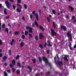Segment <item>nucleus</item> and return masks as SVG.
<instances>
[{
  "label": "nucleus",
  "mask_w": 76,
  "mask_h": 76,
  "mask_svg": "<svg viewBox=\"0 0 76 76\" xmlns=\"http://www.w3.org/2000/svg\"><path fill=\"white\" fill-rule=\"evenodd\" d=\"M43 59L44 61H45L46 64H48L51 67V64L48 62V60L47 59V58H46L45 56L43 57Z\"/></svg>",
  "instance_id": "obj_1"
},
{
  "label": "nucleus",
  "mask_w": 76,
  "mask_h": 76,
  "mask_svg": "<svg viewBox=\"0 0 76 76\" xmlns=\"http://www.w3.org/2000/svg\"><path fill=\"white\" fill-rule=\"evenodd\" d=\"M5 3L7 9H10V6H11V5H10V4L9 3L8 0L6 1Z\"/></svg>",
  "instance_id": "obj_2"
},
{
  "label": "nucleus",
  "mask_w": 76,
  "mask_h": 76,
  "mask_svg": "<svg viewBox=\"0 0 76 76\" xmlns=\"http://www.w3.org/2000/svg\"><path fill=\"white\" fill-rule=\"evenodd\" d=\"M32 14L35 16L36 17V19L38 21V20H39V16L38 15V14L36 13V12H35V11H34L32 12Z\"/></svg>",
  "instance_id": "obj_3"
},
{
  "label": "nucleus",
  "mask_w": 76,
  "mask_h": 76,
  "mask_svg": "<svg viewBox=\"0 0 76 76\" xmlns=\"http://www.w3.org/2000/svg\"><path fill=\"white\" fill-rule=\"evenodd\" d=\"M26 28L27 30L29 29V33H32V29H33L32 28L28 26L26 27Z\"/></svg>",
  "instance_id": "obj_4"
},
{
  "label": "nucleus",
  "mask_w": 76,
  "mask_h": 76,
  "mask_svg": "<svg viewBox=\"0 0 76 76\" xmlns=\"http://www.w3.org/2000/svg\"><path fill=\"white\" fill-rule=\"evenodd\" d=\"M51 32V34L52 35V37H54V36H55H55H56V35H57V33H56V32H55L54 31V30L53 29L52 30Z\"/></svg>",
  "instance_id": "obj_5"
},
{
  "label": "nucleus",
  "mask_w": 76,
  "mask_h": 76,
  "mask_svg": "<svg viewBox=\"0 0 76 76\" xmlns=\"http://www.w3.org/2000/svg\"><path fill=\"white\" fill-rule=\"evenodd\" d=\"M64 57L63 58V59L65 60V61H69V60L67 59V57H69V56L67 55H65Z\"/></svg>",
  "instance_id": "obj_6"
},
{
  "label": "nucleus",
  "mask_w": 76,
  "mask_h": 76,
  "mask_svg": "<svg viewBox=\"0 0 76 76\" xmlns=\"http://www.w3.org/2000/svg\"><path fill=\"white\" fill-rule=\"evenodd\" d=\"M57 63L58 65H59V66H62V65H63V62H62V61H59V60H58L57 61Z\"/></svg>",
  "instance_id": "obj_7"
},
{
  "label": "nucleus",
  "mask_w": 76,
  "mask_h": 76,
  "mask_svg": "<svg viewBox=\"0 0 76 76\" xmlns=\"http://www.w3.org/2000/svg\"><path fill=\"white\" fill-rule=\"evenodd\" d=\"M61 29H63L64 31H66V27L65 26H61Z\"/></svg>",
  "instance_id": "obj_8"
},
{
  "label": "nucleus",
  "mask_w": 76,
  "mask_h": 76,
  "mask_svg": "<svg viewBox=\"0 0 76 76\" xmlns=\"http://www.w3.org/2000/svg\"><path fill=\"white\" fill-rule=\"evenodd\" d=\"M43 38L44 36H43V34H40L39 36V39H43Z\"/></svg>",
  "instance_id": "obj_9"
},
{
  "label": "nucleus",
  "mask_w": 76,
  "mask_h": 76,
  "mask_svg": "<svg viewBox=\"0 0 76 76\" xmlns=\"http://www.w3.org/2000/svg\"><path fill=\"white\" fill-rule=\"evenodd\" d=\"M7 60V56H4L2 58V62H5V61Z\"/></svg>",
  "instance_id": "obj_10"
},
{
  "label": "nucleus",
  "mask_w": 76,
  "mask_h": 76,
  "mask_svg": "<svg viewBox=\"0 0 76 76\" xmlns=\"http://www.w3.org/2000/svg\"><path fill=\"white\" fill-rule=\"evenodd\" d=\"M67 36L69 37H71V36H72V34H70V33L69 31H68L67 32Z\"/></svg>",
  "instance_id": "obj_11"
},
{
  "label": "nucleus",
  "mask_w": 76,
  "mask_h": 76,
  "mask_svg": "<svg viewBox=\"0 0 76 76\" xmlns=\"http://www.w3.org/2000/svg\"><path fill=\"white\" fill-rule=\"evenodd\" d=\"M12 65L15 66L16 64V61L15 59H13L12 61Z\"/></svg>",
  "instance_id": "obj_12"
},
{
  "label": "nucleus",
  "mask_w": 76,
  "mask_h": 76,
  "mask_svg": "<svg viewBox=\"0 0 76 76\" xmlns=\"http://www.w3.org/2000/svg\"><path fill=\"white\" fill-rule=\"evenodd\" d=\"M39 27L42 31L44 32V27L41 25L39 26Z\"/></svg>",
  "instance_id": "obj_13"
},
{
  "label": "nucleus",
  "mask_w": 76,
  "mask_h": 76,
  "mask_svg": "<svg viewBox=\"0 0 76 76\" xmlns=\"http://www.w3.org/2000/svg\"><path fill=\"white\" fill-rule=\"evenodd\" d=\"M14 34L15 35H18L19 34V32L18 31H16L14 33Z\"/></svg>",
  "instance_id": "obj_14"
},
{
  "label": "nucleus",
  "mask_w": 76,
  "mask_h": 76,
  "mask_svg": "<svg viewBox=\"0 0 76 76\" xmlns=\"http://www.w3.org/2000/svg\"><path fill=\"white\" fill-rule=\"evenodd\" d=\"M69 8L71 10V11H73V10H74V8L72 6H69Z\"/></svg>",
  "instance_id": "obj_15"
},
{
  "label": "nucleus",
  "mask_w": 76,
  "mask_h": 76,
  "mask_svg": "<svg viewBox=\"0 0 76 76\" xmlns=\"http://www.w3.org/2000/svg\"><path fill=\"white\" fill-rule=\"evenodd\" d=\"M27 67L28 69H29V73H31V72H32V68L31 67H30V66H28Z\"/></svg>",
  "instance_id": "obj_16"
},
{
  "label": "nucleus",
  "mask_w": 76,
  "mask_h": 76,
  "mask_svg": "<svg viewBox=\"0 0 76 76\" xmlns=\"http://www.w3.org/2000/svg\"><path fill=\"white\" fill-rule=\"evenodd\" d=\"M17 66L19 67L20 68H21V64H20V63L19 62H18L17 63Z\"/></svg>",
  "instance_id": "obj_17"
},
{
  "label": "nucleus",
  "mask_w": 76,
  "mask_h": 76,
  "mask_svg": "<svg viewBox=\"0 0 76 76\" xmlns=\"http://www.w3.org/2000/svg\"><path fill=\"white\" fill-rule=\"evenodd\" d=\"M16 73L18 75H20V71L19 70L17 69L16 71Z\"/></svg>",
  "instance_id": "obj_18"
},
{
  "label": "nucleus",
  "mask_w": 76,
  "mask_h": 76,
  "mask_svg": "<svg viewBox=\"0 0 76 76\" xmlns=\"http://www.w3.org/2000/svg\"><path fill=\"white\" fill-rule=\"evenodd\" d=\"M4 13L5 15H7V11H6V8L4 9Z\"/></svg>",
  "instance_id": "obj_19"
},
{
  "label": "nucleus",
  "mask_w": 76,
  "mask_h": 76,
  "mask_svg": "<svg viewBox=\"0 0 76 76\" xmlns=\"http://www.w3.org/2000/svg\"><path fill=\"white\" fill-rule=\"evenodd\" d=\"M69 47L70 50H72L73 48L72 47V44L71 43H70Z\"/></svg>",
  "instance_id": "obj_20"
},
{
  "label": "nucleus",
  "mask_w": 76,
  "mask_h": 76,
  "mask_svg": "<svg viewBox=\"0 0 76 76\" xmlns=\"http://www.w3.org/2000/svg\"><path fill=\"white\" fill-rule=\"evenodd\" d=\"M20 45L21 47H22L24 45V43L23 42H21L20 43Z\"/></svg>",
  "instance_id": "obj_21"
},
{
  "label": "nucleus",
  "mask_w": 76,
  "mask_h": 76,
  "mask_svg": "<svg viewBox=\"0 0 76 76\" xmlns=\"http://www.w3.org/2000/svg\"><path fill=\"white\" fill-rule=\"evenodd\" d=\"M31 61H33V63H34V64L36 63V60L35 59H33L31 60Z\"/></svg>",
  "instance_id": "obj_22"
},
{
  "label": "nucleus",
  "mask_w": 76,
  "mask_h": 76,
  "mask_svg": "<svg viewBox=\"0 0 76 76\" xmlns=\"http://www.w3.org/2000/svg\"><path fill=\"white\" fill-rule=\"evenodd\" d=\"M34 23H35L36 25V26H37L38 28H39V26L38 25V24L37 23V21H34Z\"/></svg>",
  "instance_id": "obj_23"
},
{
  "label": "nucleus",
  "mask_w": 76,
  "mask_h": 76,
  "mask_svg": "<svg viewBox=\"0 0 76 76\" xmlns=\"http://www.w3.org/2000/svg\"><path fill=\"white\" fill-rule=\"evenodd\" d=\"M53 25L54 28H56V23H55V22H53Z\"/></svg>",
  "instance_id": "obj_24"
},
{
  "label": "nucleus",
  "mask_w": 76,
  "mask_h": 76,
  "mask_svg": "<svg viewBox=\"0 0 76 76\" xmlns=\"http://www.w3.org/2000/svg\"><path fill=\"white\" fill-rule=\"evenodd\" d=\"M5 31L7 32V34L8 33H9V29H8V28H6L5 29Z\"/></svg>",
  "instance_id": "obj_25"
},
{
  "label": "nucleus",
  "mask_w": 76,
  "mask_h": 76,
  "mask_svg": "<svg viewBox=\"0 0 76 76\" xmlns=\"http://www.w3.org/2000/svg\"><path fill=\"white\" fill-rule=\"evenodd\" d=\"M39 47H40V48H42L43 49L44 48V47H43V46H42V45H41V44H39Z\"/></svg>",
  "instance_id": "obj_26"
},
{
  "label": "nucleus",
  "mask_w": 76,
  "mask_h": 76,
  "mask_svg": "<svg viewBox=\"0 0 76 76\" xmlns=\"http://www.w3.org/2000/svg\"><path fill=\"white\" fill-rule=\"evenodd\" d=\"M17 6H18V7H20V9H22V6H21V5H20V4H18L17 5Z\"/></svg>",
  "instance_id": "obj_27"
},
{
  "label": "nucleus",
  "mask_w": 76,
  "mask_h": 76,
  "mask_svg": "<svg viewBox=\"0 0 76 76\" xmlns=\"http://www.w3.org/2000/svg\"><path fill=\"white\" fill-rule=\"evenodd\" d=\"M17 11L19 13V12H22V10H20L19 8H17Z\"/></svg>",
  "instance_id": "obj_28"
},
{
  "label": "nucleus",
  "mask_w": 76,
  "mask_h": 76,
  "mask_svg": "<svg viewBox=\"0 0 76 76\" xmlns=\"http://www.w3.org/2000/svg\"><path fill=\"white\" fill-rule=\"evenodd\" d=\"M21 38L23 39H25V35H22L21 36Z\"/></svg>",
  "instance_id": "obj_29"
},
{
  "label": "nucleus",
  "mask_w": 76,
  "mask_h": 76,
  "mask_svg": "<svg viewBox=\"0 0 76 76\" xmlns=\"http://www.w3.org/2000/svg\"><path fill=\"white\" fill-rule=\"evenodd\" d=\"M4 76H7V72H6L4 71Z\"/></svg>",
  "instance_id": "obj_30"
},
{
  "label": "nucleus",
  "mask_w": 76,
  "mask_h": 76,
  "mask_svg": "<svg viewBox=\"0 0 76 76\" xmlns=\"http://www.w3.org/2000/svg\"><path fill=\"white\" fill-rule=\"evenodd\" d=\"M39 60L41 63H42V58L41 57H39Z\"/></svg>",
  "instance_id": "obj_31"
},
{
  "label": "nucleus",
  "mask_w": 76,
  "mask_h": 76,
  "mask_svg": "<svg viewBox=\"0 0 76 76\" xmlns=\"http://www.w3.org/2000/svg\"><path fill=\"white\" fill-rule=\"evenodd\" d=\"M28 32L27 31H26L25 32V35H27L28 34Z\"/></svg>",
  "instance_id": "obj_32"
},
{
  "label": "nucleus",
  "mask_w": 76,
  "mask_h": 76,
  "mask_svg": "<svg viewBox=\"0 0 76 76\" xmlns=\"http://www.w3.org/2000/svg\"><path fill=\"white\" fill-rule=\"evenodd\" d=\"M19 57H20L19 55H18L16 57V60H18V58H19Z\"/></svg>",
  "instance_id": "obj_33"
},
{
  "label": "nucleus",
  "mask_w": 76,
  "mask_h": 76,
  "mask_svg": "<svg viewBox=\"0 0 76 76\" xmlns=\"http://www.w3.org/2000/svg\"><path fill=\"white\" fill-rule=\"evenodd\" d=\"M24 7L25 9H27V8H28V7H27V5H26V4H24Z\"/></svg>",
  "instance_id": "obj_34"
},
{
  "label": "nucleus",
  "mask_w": 76,
  "mask_h": 76,
  "mask_svg": "<svg viewBox=\"0 0 76 76\" xmlns=\"http://www.w3.org/2000/svg\"><path fill=\"white\" fill-rule=\"evenodd\" d=\"M35 39L36 41H38V36H35Z\"/></svg>",
  "instance_id": "obj_35"
},
{
  "label": "nucleus",
  "mask_w": 76,
  "mask_h": 76,
  "mask_svg": "<svg viewBox=\"0 0 76 76\" xmlns=\"http://www.w3.org/2000/svg\"><path fill=\"white\" fill-rule=\"evenodd\" d=\"M48 43L49 44L48 46L49 47H51V46H52V45H51V44L49 41H48Z\"/></svg>",
  "instance_id": "obj_36"
},
{
  "label": "nucleus",
  "mask_w": 76,
  "mask_h": 76,
  "mask_svg": "<svg viewBox=\"0 0 76 76\" xmlns=\"http://www.w3.org/2000/svg\"><path fill=\"white\" fill-rule=\"evenodd\" d=\"M17 2L18 3H21V0H18Z\"/></svg>",
  "instance_id": "obj_37"
},
{
  "label": "nucleus",
  "mask_w": 76,
  "mask_h": 76,
  "mask_svg": "<svg viewBox=\"0 0 76 76\" xmlns=\"http://www.w3.org/2000/svg\"><path fill=\"white\" fill-rule=\"evenodd\" d=\"M52 13L53 14H54V15H56V11L55 10H52Z\"/></svg>",
  "instance_id": "obj_38"
},
{
  "label": "nucleus",
  "mask_w": 76,
  "mask_h": 76,
  "mask_svg": "<svg viewBox=\"0 0 76 76\" xmlns=\"http://www.w3.org/2000/svg\"><path fill=\"white\" fill-rule=\"evenodd\" d=\"M51 73V71H48V72L46 73V74L47 75H50V73Z\"/></svg>",
  "instance_id": "obj_39"
},
{
  "label": "nucleus",
  "mask_w": 76,
  "mask_h": 76,
  "mask_svg": "<svg viewBox=\"0 0 76 76\" xmlns=\"http://www.w3.org/2000/svg\"><path fill=\"white\" fill-rule=\"evenodd\" d=\"M10 67H11V68H12V67H13V65H12V64H10Z\"/></svg>",
  "instance_id": "obj_40"
},
{
  "label": "nucleus",
  "mask_w": 76,
  "mask_h": 76,
  "mask_svg": "<svg viewBox=\"0 0 76 76\" xmlns=\"http://www.w3.org/2000/svg\"><path fill=\"white\" fill-rule=\"evenodd\" d=\"M2 28H5V24H4L3 25H2Z\"/></svg>",
  "instance_id": "obj_41"
},
{
  "label": "nucleus",
  "mask_w": 76,
  "mask_h": 76,
  "mask_svg": "<svg viewBox=\"0 0 76 76\" xmlns=\"http://www.w3.org/2000/svg\"><path fill=\"white\" fill-rule=\"evenodd\" d=\"M13 8L14 10H15L16 9V6L15 5H13Z\"/></svg>",
  "instance_id": "obj_42"
},
{
  "label": "nucleus",
  "mask_w": 76,
  "mask_h": 76,
  "mask_svg": "<svg viewBox=\"0 0 76 76\" xmlns=\"http://www.w3.org/2000/svg\"><path fill=\"white\" fill-rule=\"evenodd\" d=\"M29 35L30 38H32V34L31 33H29Z\"/></svg>",
  "instance_id": "obj_43"
},
{
  "label": "nucleus",
  "mask_w": 76,
  "mask_h": 76,
  "mask_svg": "<svg viewBox=\"0 0 76 76\" xmlns=\"http://www.w3.org/2000/svg\"><path fill=\"white\" fill-rule=\"evenodd\" d=\"M35 76H39V74L37 73L35 75Z\"/></svg>",
  "instance_id": "obj_44"
},
{
  "label": "nucleus",
  "mask_w": 76,
  "mask_h": 76,
  "mask_svg": "<svg viewBox=\"0 0 76 76\" xmlns=\"http://www.w3.org/2000/svg\"><path fill=\"white\" fill-rule=\"evenodd\" d=\"M9 18H10V17H9V16H8L7 17H5V18L6 19H9Z\"/></svg>",
  "instance_id": "obj_45"
},
{
  "label": "nucleus",
  "mask_w": 76,
  "mask_h": 76,
  "mask_svg": "<svg viewBox=\"0 0 76 76\" xmlns=\"http://www.w3.org/2000/svg\"><path fill=\"white\" fill-rule=\"evenodd\" d=\"M66 18L67 19H69V15H66Z\"/></svg>",
  "instance_id": "obj_46"
},
{
  "label": "nucleus",
  "mask_w": 76,
  "mask_h": 76,
  "mask_svg": "<svg viewBox=\"0 0 76 76\" xmlns=\"http://www.w3.org/2000/svg\"><path fill=\"white\" fill-rule=\"evenodd\" d=\"M47 20H48L49 22H50V18L48 17H47Z\"/></svg>",
  "instance_id": "obj_47"
},
{
  "label": "nucleus",
  "mask_w": 76,
  "mask_h": 76,
  "mask_svg": "<svg viewBox=\"0 0 76 76\" xmlns=\"http://www.w3.org/2000/svg\"><path fill=\"white\" fill-rule=\"evenodd\" d=\"M70 40L71 41H72V36H70Z\"/></svg>",
  "instance_id": "obj_48"
},
{
  "label": "nucleus",
  "mask_w": 76,
  "mask_h": 76,
  "mask_svg": "<svg viewBox=\"0 0 76 76\" xmlns=\"http://www.w3.org/2000/svg\"><path fill=\"white\" fill-rule=\"evenodd\" d=\"M12 71L14 72H15V69L14 68H13L12 69Z\"/></svg>",
  "instance_id": "obj_49"
},
{
  "label": "nucleus",
  "mask_w": 76,
  "mask_h": 76,
  "mask_svg": "<svg viewBox=\"0 0 76 76\" xmlns=\"http://www.w3.org/2000/svg\"><path fill=\"white\" fill-rule=\"evenodd\" d=\"M39 15H41V10H39Z\"/></svg>",
  "instance_id": "obj_50"
},
{
  "label": "nucleus",
  "mask_w": 76,
  "mask_h": 76,
  "mask_svg": "<svg viewBox=\"0 0 76 76\" xmlns=\"http://www.w3.org/2000/svg\"><path fill=\"white\" fill-rule=\"evenodd\" d=\"M13 42H11L10 43V45L12 46V45H13Z\"/></svg>",
  "instance_id": "obj_51"
},
{
  "label": "nucleus",
  "mask_w": 76,
  "mask_h": 76,
  "mask_svg": "<svg viewBox=\"0 0 76 76\" xmlns=\"http://www.w3.org/2000/svg\"><path fill=\"white\" fill-rule=\"evenodd\" d=\"M33 17V16H32V15H30V19H32V18Z\"/></svg>",
  "instance_id": "obj_52"
},
{
  "label": "nucleus",
  "mask_w": 76,
  "mask_h": 76,
  "mask_svg": "<svg viewBox=\"0 0 76 76\" xmlns=\"http://www.w3.org/2000/svg\"><path fill=\"white\" fill-rule=\"evenodd\" d=\"M47 53L48 54H49V53H50V50H47Z\"/></svg>",
  "instance_id": "obj_53"
},
{
  "label": "nucleus",
  "mask_w": 76,
  "mask_h": 76,
  "mask_svg": "<svg viewBox=\"0 0 76 76\" xmlns=\"http://www.w3.org/2000/svg\"><path fill=\"white\" fill-rule=\"evenodd\" d=\"M3 44V42L1 41V40L0 39V45H2Z\"/></svg>",
  "instance_id": "obj_54"
},
{
  "label": "nucleus",
  "mask_w": 76,
  "mask_h": 76,
  "mask_svg": "<svg viewBox=\"0 0 76 76\" xmlns=\"http://www.w3.org/2000/svg\"><path fill=\"white\" fill-rule=\"evenodd\" d=\"M46 45H47V43H46V42H45V44H44V47H46Z\"/></svg>",
  "instance_id": "obj_55"
},
{
  "label": "nucleus",
  "mask_w": 76,
  "mask_h": 76,
  "mask_svg": "<svg viewBox=\"0 0 76 76\" xmlns=\"http://www.w3.org/2000/svg\"><path fill=\"white\" fill-rule=\"evenodd\" d=\"M12 41L11 42H15V39H12Z\"/></svg>",
  "instance_id": "obj_56"
},
{
  "label": "nucleus",
  "mask_w": 76,
  "mask_h": 76,
  "mask_svg": "<svg viewBox=\"0 0 76 76\" xmlns=\"http://www.w3.org/2000/svg\"><path fill=\"white\" fill-rule=\"evenodd\" d=\"M22 19L23 20H24V21H25V17H24V16L23 17Z\"/></svg>",
  "instance_id": "obj_57"
},
{
  "label": "nucleus",
  "mask_w": 76,
  "mask_h": 76,
  "mask_svg": "<svg viewBox=\"0 0 76 76\" xmlns=\"http://www.w3.org/2000/svg\"><path fill=\"white\" fill-rule=\"evenodd\" d=\"M57 57L58 59V60L59 61L60 60V58H59V57H58V54H57Z\"/></svg>",
  "instance_id": "obj_58"
},
{
  "label": "nucleus",
  "mask_w": 76,
  "mask_h": 76,
  "mask_svg": "<svg viewBox=\"0 0 76 76\" xmlns=\"http://www.w3.org/2000/svg\"><path fill=\"white\" fill-rule=\"evenodd\" d=\"M9 51L10 52V55H11V54H12L11 50H9Z\"/></svg>",
  "instance_id": "obj_59"
},
{
  "label": "nucleus",
  "mask_w": 76,
  "mask_h": 76,
  "mask_svg": "<svg viewBox=\"0 0 76 76\" xmlns=\"http://www.w3.org/2000/svg\"><path fill=\"white\" fill-rule=\"evenodd\" d=\"M75 19V16H72V20H73V19Z\"/></svg>",
  "instance_id": "obj_60"
},
{
  "label": "nucleus",
  "mask_w": 76,
  "mask_h": 76,
  "mask_svg": "<svg viewBox=\"0 0 76 76\" xmlns=\"http://www.w3.org/2000/svg\"><path fill=\"white\" fill-rule=\"evenodd\" d=\"M4 65L6 66H7V63H4Z\"/></svg>",
  "instance_id": "obj_61"
},
{
  "label": "nucleus",
  "mask_w": 76,
  "mask_h": 76,
  "mask_svg": "<svg viewBox=\"0 0 76 76\" xmlns=\"http://www.w3.org/2000/svg\"><path fill=\"white\" fill-rule=\"evenodd\" d=\"M7 72L8 73H9V72H10V70L9 69L7 70Z\"/></svg>",
  "instance_id": "obj_62"
},
{
  "label": "nucleus",
  "mask_w": 76,
  "mask_h": 76,
  "mask_svg": "<svg viewBox=\"0 0 76 76\" xmlns=\"http://www.w3.org/2000/svg\"><path fill=\"white\" fill-rule=\"evenodd\" d=\"M56 56H55V57H54V61H56Z\"/></svg>",
  "instance_id": "obj_63"
},
{
  "label": "nucleus",
  "mask_w": 76,
  "mask_h": 76,
  "mask_svg": "<svg viewBox=\"0 0 76 76\" xmlns=\"http://www.w3.org/2000/svg\"><path fill=\"white\" fill-rule=\"evenodd\" d=\"M21 67L22 69H23V68H24V66H23V65H21Z\"/></svg>",
  "instance_id": "obj_64"
}]
</instances>
